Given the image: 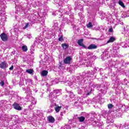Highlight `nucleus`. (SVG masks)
<instances>
[{
  "label": "nucleus",
  "instance_id": "c756f323",
  "mask_svg": "<svg viewBox=\"0 0 129 129\" xmlns=\"http://www.w3.org/2000/svg\"><path fill=\"white\" fill-rule=\"evenodd\" d=\"M61 47L63 50H65V49H67L69 47V45L67 43H62L61 44Z\"/></svg>",
  "mask_w": 129,
  "mask_h": 129
},
{
  "label": "nucleus",
  "instance_id": "412c9836",
  "mask_svg": "<svg viewBox=\"0 0 129 129\" xmlns=\"http://www.w3.org/2000/svg\"><path fill=\"white\" fill-rule=\"evenodd\" d=\"M116 127H117V128H118V127H119V128H121V127H125L126 129H129V124H124L123 126H122V124H119V125H117L116 126Z\"/></svg>",
  "mask_w": 129,
  "mask_h": 129
},
{
  "label": "nucleus",
  "instance_id": "864d4df0",
  "mask_svg": "<svg viewBox=\"0 0 129 129\" xmlns=\"http://www.w3.org/2000/svg\"><path fill=\"white\" fill-rule=\"evenodd\" d=\"M58 69H60V70H62L63 69V65L60 64L58 67Z\"/></svg>",
  "mask_w": 129,
  "mask_h": 129
},
{
  "label": "nucleus",
  "instance_id": "6ab92c4d",
  "mask_svg": "<svg viewBox=\"0 0 129 129\" xmlns=\"http://www.w3.org/2000/svg\"><path fill=\"white\" fill-rule=\"evenodd\" d=\"M102 114L104 118H107L108 117V112L105 110H103L102 111Z\"/></svg>",
  "mask_w": 129,
  "mask_h": 129
},
{
  "label": "nucleus",
  "instance_id": "052dcab7",
  "mask_svg": "<svg viewBox=\"0 0 129 129\" xmlns=\"http://www.w3.org/2000/svg\"><path fill=\"white\" fill-rule=\"evenodd\" d=\"M14 69V66H12L11 67L9 68V70H13Z\"/></svg>",
  "mask_w": 129,
  "mask_h": 129
},
{
  "label": "nucleus",
  "instance_id": "72a5a7b5",
  "mask_svg": "<svg viewBox=\"0 0 129 129\" xmlns=\"http://www.w3.org/2000/svg\"><path fill=\"white\" fill-rule=\"evenodd\" d=\"M61 108H62V107L59 106H56L55 107H54L56 112H59V111L61 110Z\"/></svg>",
  "mask_w": 129,
  "mask_h": 129
},
{
  "label": "nucleus",
  "instance_id": "58836bf2",
  "mask_svg": "<svg viewBox=\"0 0 129 129\" xmlns=\"http://www.w3.org/2000/svg\"><path fill=\"white\" fill-rule=\"evenodd\" d=\"M118 5L122 7V8H125L124 4H123V2H122L121 1L119 0L118 2Z\"/></svg>",
  "mask_w": 129,
  "mask_h": 129
},
{
  "label": "nucleus",
  "instance_id": "9b49d317",
  "mask_svg": "<svg viewBox=\"0 0 129 129\" xmlns=\"http://www.w3.org/2000/svg\"><path fill=\"white\" fill-rule=\"evenodd\" d=\"M85 77L84 75H83V77L82 76H79L77 77L75 79L76 82H78L79 84H81L82 83V81H83V79H85Z\"/></svg>",
  "mask_w": 129,
  "mask_h": 129
},
{
  "label": "nucleus",
  "instance_id": "37998d69",
  "mask_svg": "<svg viewBox=\"0 0 129 129\" xmlns=\"http://www.w3.org/2000/svg\"><path fill=\"white\" fill-rule=\"evenodd\" d=\"M115 82L116 84H117V85H118V84H119V79L118 78H116Z\"/></svg>",
  "mask_w": 129,
  "mask_h": 129
},
{
  "label": "nucleus",
  "instance_id": "e2e57ef3",
  "mask_svg": "<svg viewBox=\"0 0 129 129\" xmlns=\"http://www.w3.org/2000/svg\"><path fill=\"white\" fill-rule=\"evenodd\" d=\"M51 96H52V95H51V94L49 95V99H52V98H51Z\"/></svg>",
  "mask_w": 129,
  "mask_h": 129
},
{
  "label": "nucleus",
  "instance_id": "7c9ffc66",
  "mask_svg": "<svg viewBox=\"0 0 129 129\" xmlns=\"http://www.w3.org/2000/svg\"><path fill=\"white\" fill-rule=\"evenodd\" d=\"M26 73H28V74H31L33 75L34 74V70L32 69H27L26 71Z\"/></svg>",
  "mask_w": 129,
  "mask_h": 129
},
{
  "label": "nucleus",
  "instance_id": "f03ea898",
  "mask_svg": "<svg viewBox=\"0 0 129 129\" xmlns=\"http://www.w3.org/2000/svg\"><path fill=\"white\" fill-rule=\"evenodd\" d=\"M128 106H125V104H120L118 106V109H117L115 111L117 116H118V117H120L122 113L125 112V111L127 110V109H128Z\"/></svg>",
  "mask_w": 129,
  "mask_h": 129
},
{
  "label": "nucleus",
  "instance_id": "f8f14e48",
  "mask_svg": "<svg viewBox=\"0 0 129 129\" xmlns=\"http://www.w3.org/2000/svg\"><path fill=\"white\" fill-rule=\"evenodd\" d=\"M8 67H9V64L7 63V61H2L0 63V68H1V69H7Z\"/></svg>",
  "mask_w": 129,
  "mask_h": 129
},
{
  "label": "nucleus",
  "instance_id": "c85d7f7f",
  "mask_svg": "<svg viewBox=\"0 0 129 129\" xmlns=\"http://www.w3.org/2000/svg\"><path fill=\"white\" fill-rule=\"evenodd\" d=\"M48 121L49 122H51L52 123H53V122L55 121V119L52 116H48Z\"/></svg>",
  "mask_w": 129,
  "mask_h": 129
},
{
  "label": "nucleus",
  "instance_id": "b1692460",
  "mask_svg": "<svg viewBox=\"0 0 129 129\" xmlns=\"http://www.w3.org/2000/svg\"><path fill=\"white\" fill-rule=\"evenodd\" d=\"M91 73H93L92 71H91V72H88L87 73H83V75H85V76H87V77H90V75H93L94 74Z\"/></svg>",
  "mask_w": 129,
  "mask_h": 129
},
{
  "label": "nucleus",
  "instance_id": "20e7f679",
  "mask_svg": "<svg viewBox=\"0 0 129 129\" xmlns=\"http://www.w3.org/2000/svg\"><path fill=\"white\" fill-rule=\"evenodd\" d=\"M66 9H63V11L61 12V11H57L55 13H52V16H56V15H59V16H61V14L62 13H63V14H66V15H68L69 12H70V9H69V7L66 6Z\"/></svg>",
  "mask_w": 129,
  "mask_h": 129
},
{
  "label": "nucleus",
  "instance_id": "5fc2aeb1",
  "mask_svg": "<svg viewBox=\"0 0 129 129\" xmlns=\"http://www.w3.org/2000/svg\"><path fill=\"white\" fill-rule=\"evenodd\" d=\"M58 41H59L60 42L63 41V36L61 35V36L58 38Z\"/></svg>",
  "mask_w": 129,
  "mask_h": 129
},
{
  "label": "nucleus",
  "instance_id": "774afa93",
  "mask_svg": "<svg viewBox=\"0 0 129 129\" xmlns=\"http://www.w3.org/2000/svg\"><path fill=\"white\" fill-rule=\"evenodd\" d=\"M100 75H101V76L103 75V73H100Z\"/></svg>",
  "mask_w": 129,
  "mask_h": 129
},
{
  "label": "nucleus",
  "instance_id": "4d7b16f0",
  "mask_svg": "<svg viewBox=\"0 0 129 129\" xmlns=\"http://www.w3.org/2000/svg\"><path fill=\"white\" fill-rule=\"evenodd\" d=\"M0 85H1L2 86H4V85H5V82L4 81H1L0 82Z\"/></svg>",
  "mask_w": 129,
  "mask_h": 129
},
{
  "label": "nucleus",
  "instance_id": "de8ad7c7",
  "mask_svg": "<svg viewBox=\"0 0 129 129\" xmlns=\"http://www.w3.org/2000/svg\"><path fill=\"white\" fill-rule=\"evenodd\" d=\"M87 28H92V23L91 22H89L88 24H87Z\"/></svg>",
  "mask_w": 129,
  "mask_h": 129
},
{
  "label": "nucleus",
  "instance_id": "e433bc0d",
  "mask_svg": "<svg viewBox=\"0 0 129 129\" xmlns=\"http://www.w3.org/2000/svg\"><path fill=\"white\" fill-rule=\"evenodd\" d=\"M26 83L27 84H29V85H31V84H32V83H33V81L31 79H28L26 80Z\"/></svg>",
  "mask_w": 129,
  "mask_h": 129
},
{
  "label": "nucleus",
  "instance_id": "4468645a",
  "mask_svg": "<svg viewBox=\"0 0 129 129\" xmlns=\"http://www.w3.org/2000/svg\"><path fill=\"white\" fill-rule=\"evenodd\" d=\"M0 37L2 41L6 42L8 40V35L5 33H3L0 35Z\"/></svg>",
  "mask_w": 129,
  "mask_h": 129
},
{
  "label": "nucleus",
  "instance_id": "c9c22d12",
  "mask_svg": "<svg viewBox=\"0 0 129 129\" xmlns=\"http://www.w3.org/2000/svg\"><path fill=\"white\" fill-rule=\"evenodd\" d=\"M68 93L69 94V96L70 97H71V98H74V96H75V95H74L73 92L70 91H68Z\"/></svg>",
  "mask_w": 129,
  "mask_h": 129
},
{
  "label": "nucleus",
  "instance_id": "8fccbe9b",
  "mask_svg": "<svg viewBox=\"0 0 129 129\" xmlns=\"http://www.w3.org/2000/svg\"><path fill=\"white\" fill-rule=\"evenodd\" d=\"M87 56H88H88H90V57H91V56H92V55H93V53H92V52H88L87 53Z\"/></svg>",
  "mask_w": 129,
  "mask_h": 129
},
{
  "label": "nucleus",
  "instance_id": "603ef678",
  "mask_svg": "<svg viewBox=\"0 0 129 129\" xmlns=\"http://www.w3.org/2000/svg\"><path fill=\"white\" fill-rule=\"evenodd\" d=\"M112 107H113V105H112V104H108V108H109V109H111Z\"/></svg>",
  "mask_w": 129,
  "mask_h": 129
},
{
  "label": "nucleus",
  "instance_id": "7ed1b4c3",
  "mask_svg": "<svg viewBox=\"0 0 129 129\" xmlns=\"http://www.w3.org/2000/svg\"><path fill=\"white\" fill-rule=\"evenodd\" d=\"M15 117V116L10 115L9 116L8 114H4L0 116V120H4L7 121V122H10L11 120H13Z\"/></svg>",
  "mask_w": 129,
  "mask_h": 129
},
{
  "label": "nucleus",
  "instance_id": "9d476101",
  "mask_svg": "<svg viewBox=\"0 0 129 129\" xmlns=\"http://www.w3.org/2000/svg\"><path fill=\"white\" fill-rule=\"evenodd\" d=\"M36 42L38 44H41V45H45V40L43 39V36H39L36 38Z\"/></svg>",
  "mask_w": 129,
  "mask_h": 129
},
{
  "label": "nucleus",
  "instance_id": "5701e85b",
  "mask_svg": "<svg viewBox=\"0 0 129 129\" xmlns=\"http://www.w3.org/2000/svg\"><path fill=\"white\" fill-rule=\"evenodd\" d=\"M30 101L31 102L32 105H35L37 103V101L35 99V98L33 97H30Z\"/></svg>",
  "mask_w": 129,
  "mask_h": 129
},
{
  "label": "nucleus",
  "instance_id": "f3484780",
  "mask_svg": "<svg viewBox=\"0 0 129 129\" xmlns=\"http://www.w3.org/2000/svg\"><path fill=\"white\" fill-rule=\"evenodd\" d=\"M13 106L15 109H16V110H22V107L21 106H20V104L17 103H14Z\"/></svg>",
  "mask_w": 129,
  "mask_h": 129
},
{
  "label": "nucleus",
  "instance_id": "f257e3e1",
  "mask_svg": "<svg viewBox=\"0 0 129 129\" xmlns=\"http://www.w3.org/2000/svg\"><path fill=\"white\" fill-rule=\"evenodd\" d=\"M110 85V83L109 82H105L104 85H100L91 82L89 84V87L91 88V91H94V89L99 90V88H100V91H101L103 94H105V93L107 92V89Z\"/></svg>",
  "mask_w": 129,
  "mask_h": 129
},
{
  "label": "nucleus",
  "instance_id": "1a4fd4ad",
  "mask_svg": "<svg viewBox=\"0 0 129 129\" xmlns=\"http://www.w3.org/2000/svg\"><path fill=\"white\" fill-rule=\"evenodd\" d=\"M92 125H93V126H98L100 129H103L104 127L102 123H100L96 121H93L92 122Z\"/></svg>",
  "mask_w": 129,
  "mask_h": 129
},
{
  "label": "nucleus",
  "instance_id": "680f3d73",
  "mask_svg": "<svg viewBox=\"0 0 129 129\" xmlns=\"http://www.w3.org/2000/svg\"><path fill=\"white\" fill-rule=\"evenodd\" d=\"M92 58H93V59H96V56L93 55V56H92Z\"/></svg>",
  "mask_w": 129,
  "mask_h": 129
},
{
  "label": "nucleus",
  "instance_id": "c03bdc74",
  "mask_svg": "<svg viewBox=\"0 0 129 129\" xmlns=\"http://www.w3.org/2000/svg\"><path fill=\"white\" fill-rule=\"evenodd\" d=\"M30 26V23H27L25 24V26L23 27L24 30L28 29V27Z\"/></svg>",
  "mask_w": 129,
  "mask_h": 129
},
{
  "label": "nucleus",
  "instance_id": "a19ab883",
  "mask_svg": "<svg viewBox=\"0 0 129 129\" xmlns=\"http://www.w3.org/2000/svg\"><path fill=\"white\" fill-rule=\"evenodd\" d=\"M61 129H70V126L66 125L65 126L61 127Z\"/></svg>",
  "mask_w": 129,
  "mask_h": 129
},
{
  "label": "nucleus",
  "instance_id": "79ce46f5",
  "mask_svg": "<svg viewBox=\"0 0 129 129\" xmlns=\"http://www.w3.org/2000/svg\"><path fill=\"white\" fill-rule=\"evenodd\" d=\"M119 65H121V66H125V62L123 60H121L120 63H119Z\"/></svg>",
  "mask_w": 129,
  "mask_h": 129
},
{
  "label": "nucleus",
  "instance_id": "a878e982",
  "mask_svg": "<svg viewBox=\"0 0 129 129\" xmlns=\"http://www.w3.org/2000/svg\"><path fill=\"white\" fill-rule=\"evenodd\" d=\"M106 118L107 123H112V122H113V119H112V118H111V117H110V116L107 117Z\"/></svg>",
  "mask_w": 129,
  "mask_h": 129
},
{
  "label": "nucleus",
  "instance_id": "6e6552de",
  "mask_svg": "<svg viewBox=\"0 0 129 129\" xmlns=\"http://www.w3.org/2000/svg\"><path fill=\"white\" fill-rule=\"evenodd\" d=\"M10 1L11 0H7ZM14 3H15V5L16 6V9H17V11L19 12H21V10H22V6H21V3H20V0H12Z\"/></svg>",
  "mask_w": 129,
  "mask_h": 129
},
{
  "label": "nucleus",
  "instance_id": "2f4dec72",
  "mask_svg": "<svg viewBox=\"0 0 129 129\" xmlns=\"http://www.w3.org/2000/svg\"><path fill=\"white\" fill-rule=\"evenodd\" d=\"M114 41H115V37H111L107 43H112L113 42H114Z\"/></svg>",
  "mask_w": 129,
  "mask_h": 129
},
{
  "label": "nucleus",
  "instance_id": "cd10ccee",
  "mask_svg": "<svg viewBox=\"0 0 129 129\" xmlns=\"http://www.w3.org/2000/svg\"><path fill=\"white\" fill-rule=\"evenodd\" d=\"M48 75V71L46 70H43L41 72V76H43V77H45Z\"/></svg>",
  "mask_w": 129,
  "mask_h": 129
},
{
  "label": "nucleus",
  "instance_id": "dca6fc26",
  "mask_svg": "<svg viewBox=\"0 0 129 129\" xmlns=\"http://www.w3.org/2000/svg\"><path fill=\"white\" fill-rule=\"evenodd\" d=\"M54 4H58V6H64V1L63 0H53Z\"/></svg>",
  "mask_w": 129,
  "mask_h": 129
},
{
  "label": "nucleus",
  "instance_id": "0e129e2a",
  "mask_svg": "<svg viewBox=\"0 0 129 129\" xmlns=\"http://www.w3.org/2000/svg\"><path fill=\"white\" fill-rule=\"evenodd\" d=\"M45 38H47V39H49V38H50V37H49V36H45Z\"/></svg>",
  "mask_w": 129,
  "mask_h": 129
},
{
  "label": "nucleus",
  "instance_id": "6e6d98bb",
  "mask_svg": "<svg viewBox=\"0 0 129 129\" xmlns=\"http://www.w3.org/2000/svg\"><path fill=\"white\" fill-rule=\"evenodd\" d=\"M28 112V110L25 109L23 111V114H25V115H27V112Z\"/></svg>",
  "mask_w": 129,
  "mask_h": 129
},
{
  "label": "nucleus",
  "instance_id": "39448f33",
  "mask_svg": "<svg viewBox=\"0 0 129 129\" xmlns=\"http://www.w3.org/2000/svg\"><path fill=\"white\" fill-rule=\"evenodd\" d=\"M6 1L4 0H0V14H3L6 10Z\"/></svg>",
  "mask_w": 129,
  "mask_h": 129
},
{
  "label": "nucleus",
  "instance_id": "69168bd1",
  "mask_svg": "<svg viewBox=\"0 0 129 129\" xmlns=\"http://www.w3.org/2000/svg\"><path fill=\"white\" fill-rule=\"evenodd\" d=\"M86 94H87V95H89V94H90L89 92H88Z\"/></svg>",
  "mask_w": 129,
  "mask_h": 129
},
{
  "label": "nucleus",
  "instance_id": "ddd939ff",
  "mask_svg": "<svg viewBox=\"0 0 129 129\" xmlns=\"http://www.w3.org/2000/svg\"><path fill=\"white\" fill-rule=\"evenodd\" d=\"M78 44L79 46L83 47L84 49H87V47L83 44V39H81L78 41Z\"/></svg>",
  "mask_w": 129,
  "mask_h": 129
},
{
  "label": "nucleus",
  "instance_id": "f704fd0d",
  "mask_svg": "<svg viewBox=\"0 0 129 129\" xmlns=\"http://www.w3.org/2000/svg\"><path fill=\"white\" fill-rule=\"evenodd\" d=\"M11 95L13 96V97H18V93L15 92L14 91H11L10 93Z\"/></svg>",
  "mask_w": 129,
  "mask_h": 129
},
{
  "label": "nucleus",
  "instance_id": "4c0bfd02",
  "mask_svg": "<svg viewBox=\"0 0 129 129\" xmlns=\"http://www.w3.org/2000/svg\"><path fill=\"white\" fill-rule=\"evenodd\" d=\"M22 49L23 52H27L28 51V47L26 45L22 46Z\"/></svg>",
  "mask_w": 129,
  "mask_h": 129
},
{
  "label": "nucleus",
  "instance_id": "2eb2a0df",
  "mask_svg": "<svg viewBox=\"0 0 129 129\" xmlns=\"http://www.w3.org/2000/svg\"><path fill=\"white\" fill-rule=\"evenodd\" d=\"M111 52V51H110V50L108 49H105L103 52V56H105V57H107V56L110 57Z\"/></svg>",
  "mask_w": 129,
  "mask_h": 129
},
{
  "label": "nucleus",
  "instance_id": "423d86ee",
  "mask_svg": "<svg viewBox=\"0 0 129 129\" xmlns=\"http://www.w3.org/2000/svg\"><path fill=\"white\" fill-rule=\"evenodd\" d=\"M119 64V62L117 60H111V61L109 62L108 66L110 67H114V68H118Z\"/></svg>",
  "mask_w": 129,
  "mask_h": 129
},
{
  "label": "nucleus",
  "instance_id": "3c124183",
  "mask_svg": "<svg viewBox=\"0 0 129 129\" xmlns=\"http://www.w3.org/2000/svg\"><path fill=\"white\" fill-rule=\"evenodd\" d=\"M96 71H97V68H94L93 71H92L93 73H92L91 74H95V73H96Z\"/></svg>",
  "mask_w": 129,
  "mask_h": 129
},
{
  "label": "nucleus",
  "instance_id": "4be33fe9",
  "mask_svg": "<svg viewBox=\"0 0 129 129\" xmlns=\"http://www.w3.org/2000/svg\"><path fill=\"white\" fill-rule=\"evenodd\" d=\"M92 64H94V62H93V61H92L91 63V62L89 60H88V61H87L85 63V65H86V66H87V67H92Z\"/></svg>",
  "mask_w": 129,
  "mask_h": 129
},
{
  "label": "nucleus",
  "instance_id": "a18cd8bd",
  "mask_svg": "<svg viewBox=\"0 0 129 129\" xmlns=\"http://www.w3.org/2000/svg\"><path fill=\"white\" fill-rule=\"evenodd\" d=\"M99 99V101H98L99 103H100V104H102V103H103V102L104 101V99L101 98H100Z\"/></svg>",
  "mask_w": 129,
  "mask_h": 129
},
{
  "label": "nucleus",
  "instance_id": "393cba45",
  "mask_svg": "<svg viewBox=\"0 0 129 129\" xmlns=\"http://www.w3.org/2000/svg\"><path fill=\"white\" fill-rule=\"evenodd\" d=\"M56 94V96H59L60 94H61V90H56L54 91L53 93V95H55Z\"/></svg>",
  "mask_w": 129,
  "mask_h": 129
},
{
  "label": "nucleus",
  "instance_id": "09e8293b",
  "mask_svg": "<svg viewBox=\"0 0 129 129\" xmlns=\"http://www.w3.org/2000/svg\"><path fill=\"white\" fill-rule=\"evenodd\" d=\"M79 116H78V115L77 114H76L74 116V119H76L77 120H78L79 119Z\"/></svg>",
  "mask_w": 129,
  "mask_h": 129
},
{
  "label": "nucleus",
  "instance_id": "ea45409f",
  "mask_svg": "<svg viewBox=\"0 0 129 129\" xmlns=\"http://www.w3.org/2000/svg\"><path fill=\"white\" fill-rule=\"evenodd\" d=\"M53 28L54 30H58V22H55L53 26Z\"/></svg>",
  "mask_w": 129,
  "mask_h": 129
},
{
  "label": "nucleus",
  "instance_id": "49530a36",
  "mask_svg": "<svg viewBox=\"0 0 129 129\" xmlns=\"http://www.w3.org/2000/svg\"><path fill=\"white\" fill-rule=\"evenodd\" d=\"M89 115H91V116H93L92 119H93V118H94V117H95V112H92L89 114Z\"/></svg>",
  "mask_w": 129,
  "mask_h": 129
},
{
  "label": "nucleus",
  "instance_id": "473e14b6",
  "mask_svg": "<svg viewBox=\"0 0 129 129\" xmlns=\"http://www.w3.org/2000/svg\"><path fill=\"white\" fill-rule=\"evenodd\" d=\"M78 120H79L80 122H84V120H85V117L82 116L79 118Z\"/></svg>",
  "mask_w": 129,
  "mask_h": 129
},
{
  "label": "nucleus",
  "instance_id": "bb28decb",
  "mask_svg": "<svg viewBox=\"0 0 129 129\" xmlns=\"http://www.w3.org/2000/svg\"><path fill=\"white\" fill-rule=\"evenodd\" d=\"M70 22V20H68L67 18H64L62 20V23L63 24H68Z\"/></svg>",
  "mask_w": 129,
  "mask_h": 129
},
{
  "label": "nucleus",
  "instance_id": "338daca9",
  "mask_svg": "<svg viewBox=\"0 0 129 129\" xmlns=\"http://www.w3.org/2000/svg\"><path fill=\"white\" fill-rule=\"evenodd\" d=\"M45 34H46V32H43V35L45 36Z\"/></svg>",
  "mask_w": 129,
  "mask_h": 129
},
{
  "label": "nucleus",
  "instance_id": "a211bd4d",
  "mask_svg": "<svg viewBox=\"0 0 129 129\" xmlns=\"http://www.w3.org/2000/svg\"><path fill=\"white\" fill-rule=\"evenodd\" d=\"M71 56H68L67 57L63 60V62L64 64H70L71 62Z\"/></svg>",
  "mask_w": 129,
  "mask_h": 129
},
{
  "label": "nucleus",
  "instance_id": "13d9d810",
  "mask_svg": "<svg viewBox=\"0 0 129 129\" xmlns=\"http://www.w3.org/2000/svg\"><path fill=\"white\" fill-rule=\"evenodd\" d=\"M27 37V38H28V39H31V38H32V35L28 34Z\"/></svg>",
  "mask_w": 129,
  "mask_h": 129
},
{
  "label": "nucleus",
  "instance_id": "bf43d9fd",
  "mask_svg": "<svg viewBox=\"0 0 129 129\" xmlns=\"http://www.w3.org/2000/svg\"><path fill=\"white\" fill-rule=\"evenodd\" d=\"M112 31H113V29H112V28H110L109 29L108 32H109L110 33H111Z\"/></svg>",
  "mask_w": 129,
  "mask_h": 129
},
{
  "label": "nucleus",
  "instance_id": "0eeeda50",
  "mask_svg": "<svg viewBox=\"0 0 129 129\" xmlns=\"http://www.w3.org/2000/svg\"><path fill=\"white\" fill-rule=\"evenodd\" d=\"M110 52L112 57H115L118 56V50L116 49V47H114L112 49H110Z\"/></svg>",
  "mask_w": 129,
  "mask_h": 129
},
{
  "label": "nucleus",
  "instance_id": "aec40b11",
  "mask_svg": "<svg viewBox=\"0 0 129 129\" xmlns=\"http://www.w3.org/2000/svg\"><path fill=\"white\" fill-rule=\"evenodd\" d=\"M96 48H97V46L94 44H92L87 47V49H88L89 50H93L94 49H96Z\"/></svg>",
  "mask_w": 129,
  "mask_h": 129
}]
</instances>
